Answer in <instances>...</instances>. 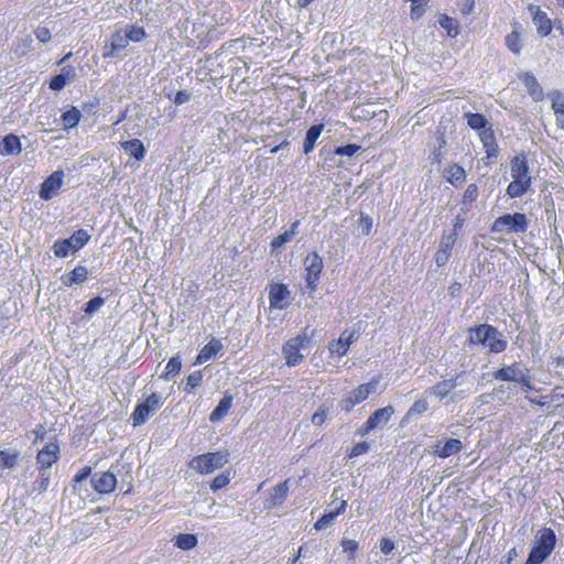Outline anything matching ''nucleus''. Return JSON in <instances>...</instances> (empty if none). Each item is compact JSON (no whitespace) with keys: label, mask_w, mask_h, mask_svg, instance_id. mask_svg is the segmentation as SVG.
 Here are the masks:
<instances>
[{"label":"nucleus","mask_w":564,"mask_h":564,"mask_svg":"<svg viewBox=\"0 0 564 564\" xmlns=\"http://www.w3.org/2000/svg\"><path fill=\"white\" fill-rule=\"evenodd\" d=\"M512 181L507 187L510 198L521 197L530 188L532 180L529 175V165L524 153L517 154L510 162Z\"/></svg>","instance_id":"obj_1"},{"label":"nucleus","mask_w":564,"mask_h":564,"mask_svg":"<svg viewBox=\"0 0 564 564\" xmlns=\"http://www.w3.org/2000/svg\"><path fill=\"white\" fill-rule=\"evenodd\" d=\"M556 544V535L551 528L542 529L535 544L532 546L525 564H542L544 560L553 552Z\"/></svg>","instance_id":"obj_2"},{"label":"nucleus","mask_w":564,"mask_h":564,"mask_svg":"<svg viewBox=\"0 0 564 564\" xmlns=\"http://www.w3.org/2000/svg\"><path fill=\"white\" fill-rule=\"evenodd\" d=\"M228 452H209L194 456L188 466L200 475H208L216 469L223 468L228 463Z\"/></svg>","instance_id":"obj_3"},{"label":"nucleus","mask_w":564,"mask_h":564,"mask_svg":"<svg viewBox=\"0 0 564 564\" xmlns=\"http://www.w3.org/2000/svg\"><path fill=\"white\" fill-rule=\"evenodd\" d=\"M529 221L524 214H505L498 217L491 225V232H516L524 234L528 230Z\"/></svg>","instance_id":"obj_4"},{"label":"nucleus","mask_w":564,"mask_h":564,"mask_svg":"<svg viewBox=\"0 0 564 564\" xmlns=\"http://www.w3.org/2000/svg\"><path fill=\"white\" fill-rule=\"evenodd\" d=\"M324 269L322 257L316 252L312 251L304 258V270H305V289L304 291L308 294H313L317 290V285Z\"/></svg>","instance_id":"obj_5"},{"label":"nucleus","mask_w":564,"mask_h":564,"mask_svg":"<svg viewBox=\"0 0 564 564\" xmlns=\"http://www.w3.org/2000/svg\"><path fill=\"white\" fill-rule=\"evenodd\" d=\"M164 401L161 394L153 392L148 395L142 402H139L131 413V420L133 426H140L144 424L148 419L159 411Z\"/></svg>","instance_id":"obj_6"},{"label":"nucleus","mask_w":564,"mask_h":564,"mask_svg":"<svg viewBox=\"0 0 564 564\" xmlns=\"http://www.w3.org/2000/svg\"><path fill=\"white\" fill-rule=\"evenodd\" d=\"M89 239L90 236L86 230L78 229L69 238L58 239L54 242V254L57 258H66L70 251L75 252L82 249Z\"/></svg>","instance_id":"obj_7"},{"label":"nucleus","mask_w":564,"mask_h":564,"mask_svg":"<svg viewBox=\"0 0 564 564\" xmlns=\"http://www.w3.org/2000/svg\"><path fill=\"white\" fill-rule=\"evenodd\" d=\"M379 382L380 376H377L373 377L369 382L359 384L341 400V409L346 412H350L357 404L367 400L368 397L376 391Z\"/></svg>","instance_id":"obj_8"},{"label":"nucleus","mask_w":564,"mask_h":564,"mask_svg":"<svg viewBox=\"0 0 564 564\" xmlns=\"http://www.w3.org/2000/svg\"><path fill=\"white\" fill-rule=\"evenodd\" d=\"M393 414L394 408L392 405H387L376 410L373 413H371L367 421L358 429L357 434L360 436L369 434L375 429L387 424Z\"/></svg>","instance_id":"obj_9"},{"label":"nucleus","mask_w":564,"mask_h":564,"mask_svg":"<svg viewBox=\"0 0 564 564\" xmlns=\"http://www.w3.org/2000/svg\"><path fill=\"white\" fill-rule=\"evenodd\" d=\"M59 444L57 436L55 435L53 441L47 443L42 449L37 452L36 460L40 470L48 469L59 458Z\"/></svg>","instance_id":"obj_10"},{"label":"nucleus","mask_w":564,"mask_h":564,"mask_svg":"<svg viewBox=\"0 0 564 564\" xmlns=\"http://www.w3.org/2000/svg\"><path fill=\"white\" fill-rule=\"evenodd\" d=\"M359 338V332L355 329H345L338 339L328 344V350L332 356L343 357L349 350V347Z\"/></svg>","instance_id":"obj_11"},{"label":"nucleus","mask_w":564,"mask_h":564,"mask_svg":"<svg viewBox=\"0 0 564 564\" xmlns=\"http://www.w3.org/2000/svg\"><path fill=\"white\" fill-rule=\"evenodd\" d=\"M528 11L532 17L533 24L536 28V32L541 37H546L552 33L553 22L549 18L547 13L543 11L539 6L530 3Z\"/></svg>","instance_id":"obj_12"},{"label":"nucleus","mask_w":564,"mask_h":564,"mask_svg":"<svg viewBox=\"0 0 564 564\" xmlns=\"http://www.w3.org/2000/svg\"><path fill=\"white\" fill-rule=\"evenodd\" d=\"M64 183V172L62 170L54 171L41 184L39 192L40 198L43 200L52 199L62 188Z\"/></svg>","instance_id":"obj_13"},{"label":"nucleus","mask_w":564,"mask_h":564,"mask_svg":"<svg viewBox=\"0 0 564 564\" xmlns=\"http://www.w3.org/2000/svg\"><path fill=\"white\" fill-rule=\"evenodd\" d=\"M479 139L486 152L482 160L486 165H490L499 156L500 152L492 127H487V129L480 131Z\"/></svg>","instance_id":"obj_14"},{"label":"nucleus","mask_w":564,"mask_h":564,"mask_svg":"<svg viewBox=\"0 0 564 564\" xmlns=\"http://www.w3.org/2000/svg\"><path fill=\"white\" fill-rule=\"evenodd\" d=\"M310 339L306 335L296 336L286 343L285 364L288 366H296L302 362L304 356L300 354L301 349L305 348Z\"/></svg>","instance_id":"obj_15"},{"label":"nucleus","mask_w":564,"mask_h":564,"mask_svg":"<svg viewBox=\"0 0 564 564\" xmlns=\"http://www.w3.org/2000/svg\"><path fill=\"white\" fill-rule=\"evenodd\" d=\"M91 487L99 495H108L117 487V477L111 471L96 473L91 477Z\"/></svg>","instance_id":"obj_16"},{"label":"nucleus","mask_w":564,"mask_h":564,"mask_svg":"<svg viewBox=\"0 0 564 564\" xmlns=\"http://www.w3.org/2000/svg\"><path fill=\"white\" fill-rule=\"evenodd\" d=\"M511 26L513 28L512 31L505 36V45L510 53L519 56L524 47L521 24L514 21L511 23Z\"/></svg>","instance_id":"obj_17"},{"label":"nucleus","mask_w":564,"mask_h":564,"mask_svg":"<svg viewBox=\"0 0 564 564\" xmlns=\"http://www.w3.org/2000/svg\"><path fill=\"white\" fill-rule=\"evenodd\" d=\"M456 242V234L452 232L443 235L441 238L440 247L435 253V263L437 267H443L451 258L453 247Z\"/></svg>","instance_id":"obj_18"},{"label":"nucleus","mask_w":564,"mask_h":564,"mask_svg":"<svg viewBox=\"0 0 564 564\" xmlns=\"http://www.w3.org/2000/svg\"><path fill=\"white\" fill-rule=\"evenodd\" d=\"M519 79L522 82V84L527 88L528 94L534 101L539 102L544 99L543 88L541 87L536 77L532 73L522 72L519 74Z\"/></svg>","instance_id":"obj_19"},{"label":"nucleus","mask_w":564,"mask_h":564,"mask_svg":"<svg viewBox=\"0 0 564 564\" xmlns=\"http://www.w3.org/2000/svg\"><path fill=\"white\" fill-rule=\"evenodd\" d=\"M463 449V443L458 438H448L445 442L438 441L434 446V455L440 458H447L458 454Z\"/></svg>","instance_id":"obj_20"},{"label":"nucleus","mask_w":564,"mask_h":564,"mask_svg":"<svg viewBox=\"0 0 564 564\" xmlns=\"http://www.w3.org/2000/svg\"><path fill=\"white\" fill-rule=\"evenodd\" d=\"M494 334V326L489 324H480L468 329L467 341L469 345H484Z\"/></svg>","instance_id":"obj_21"},{"label":"nucleus","mask_w":564,"mask_h":564,"mask_svg":"<svg viewBox=\"0 0 564 564\" xmlns=\"http://www.w3.org/2000/svg\"><path fill=\"white\" fill-rule=\"evenodd\" d=\"M128 44L126 33H122L121 30L116 31L110 37V43L104 46L102 57H113L118 51L126 48Z\"/></svg>","instance_id":"obj_22"},{"label":"nucleus","mask_w":564,"mask_h":564,"mask_svg":"<svg viewBox=\"0 0 564 564\" xmlns=\"http://www.w3.org/2000/svg\"><path fill=\"white\" fill-rule=\"evenodd\" d=\"M551 99V107L555 116V122L558 129L564 130V94L560 90H554L549 95Z\"/></svg>","instance_id":"obj_23"},{"label":"nucleus","mask_w":564,"mask_h":564,"mask_svg":"<svg viewBox=\"0 0 564 564\" xmlns=\"http://www.w3.org/2000/svg\"><path fill=\"white\" fill-rule=\"evenodd\" d=\"M525 372L520 362H513L510 366L502 367L494 372V378L501 381H518L519 377Z\"/></svg>","instance_id":"obj_24"},{"label":"nucleus","mask_w":564,"mask_h":564,"mask_svg":"<svg viewBox=\"0 0 564 564\" xmlns=\"http://www.w3.org/2000/svg\"><path fill=\"white\" fill-rule=\"evenodd\" d=\"M22 152L20 138L13 133H9L0 141V155H19Z\"/></svg>","instance_id":"obj_25"},{"label":"nucleus","mask_w":564,"mask_h":564,"mask_svg":"<svg viewBox=\"0 0 564 564\" xmlns=\"http://www.w3.org/2000/svg\"><path fill=\"white\" fill-rule=\"evenodd\" d=\"M88 278V270L84 265H77L68 273L62 275L61 281L64 286L70 288L75 284L84 283Z\"/></svg>","instance_id":"obj_26"},{"label":"nucleus","mask_w":564,"mask_h":564,"mask_svg":"<svg viewBox=\"0 0 564 564\" xmlns=\"http://www.w3.org/2000/svg\"><path fill=\"white\" fill-rule=\"evenodd\" d=\"M347 501L340 500L338 501V508L329 509L326 513H324L314 524L316 530L326 529L338 516L343 514L346 511Z\"/></svg>","instance_id":"obj_27"},{"label":"nucleus","mask_w":564,"mask_h":564,"mask_svg":"<svg viewBox=\"0 0 564 564\" xmlns=\"http://www.w3.org/2000/svg\"><path fill=\"white\" fill-rule=\"evenodd\" d=\"M223 349V345L218 339L213 338L209 340L198 352L196 356L194 365H200L213 357H215Z\"/></svg>","instance_id":"obj_28"},{"label":"nucleus","mask_w":564,"mask_h":564,"mask_svg":"<svg viewBox=\"0 0 564 564\" xmlns=\"http://www.w3.org/2000/svg\"><path fill=\"white\" fill-rule=\"evenodd\" d=\"M445 178L451 185L458 187L466 181V171L457 163L449 164L445 169Z\"/></svg>","instance_id":"obj_29"},{"label":"nucleus","mask_w":564,"mask_h":564,"mask_svg":"<svg viewBox=\"0 0 564 564\" xmlns=\"http://www.w3.org/2000/svg\"><path fill=\"white\" fill-rule=\"evenodd\" d=\"M75 70L70 66H66L62 68V72L57 75H54L50 80V88L52 90L58 91L62 90L68 80L74 79Z\"/></svg>","instance_id":"obj_30"},{"label":"nucleus","mask_w":564,"mask_h":564,"mask_svg":"<svg viewBox=\"0 0 564 564\" xmlns=\"http://www.w3.org/2000/svg\"><path fill=\"white\" fill-rule=\"evenodd\" d=\"M232 405V397L230 394H225L217 406L212 411L209 415L210 422H219L223 420L229 412L230 408Z\"/></svg>","instance_id":"obj_31"},{"label":"nucleus","mask_w":564,"mask_h":564,"mask_svg":"<svg viewBox=\"0 0 564 564\" xmlns=\"http://www.w3.org/2000/svg\"><path fill=\"white\" fill-rule=\"evenodd\" d=\"M324 129L323 123L313 124L306 132L304 142H303V153L308 154L311 153L314 148L317 139L319 138L322 131Z\"/></svg>","instance_id":"obj_32"},{"label":"nucleus","mask_w":564,"mask_h":564,"mask_svg":"<svg viewBox=\"0 0 564 564\" xmlns=\"http://www.w3.org/2000/svg\"><path fill=\"white\" fill-rule=\"evenodd\" d=\"M482 346L488 348L490 352L500 354L507 349V340L502 337L498 329L494 327V334H490L489 339L486 340V344Z\"/></svg>","instance_id":"obj_33"},{"label":"nucleus","mask_w":564,"mask_h":564,"mask_svg":"<svg viewBox=\"0 0 564 564\" xmlns=\"http://www.w3.org/2000/svg\"><path fill=\"white\" fill-rule=\"evenodd\" d=\"M82 119V112L79 109L75 106H72L67 110H65L62 116L61 120L63 123L64 130H69L75 128Z\"/></svg>","instance_id":"obj_34"},{"label":"nucleus","mask_w":564,"mask_h":564,"mask_svg":"<svg viewBox=\"0 0 564 564\" xmlns=\"http://www.w3.org/2000/svg\"><path fill=\"white\" fill-rule=\"evenodd\" d=\"M122 149L133 156L137 161H141L145 155V148L139 139H131L121 142Z\"/></svg>","instance_id":"obj_35"},{"label":"nucleus","mask_w":564,"mask_h":564,"mask_svg":"<svg viewBox=\"0 0 564 564\" xmlns=\"http://www.w3.org/2000/svg\"><path fill=\"white\" fill-rule=\"evenodd\" d=\"M438 23L446 31L447 36L451 39H455L460 32L458 21L447 14H441L438 18Z\"/></svg>","instance_id":"obj_36"},{"label":"nucleus","mask_w":564,"mask_h":564,"mask_svg":"<svg viewBox=\"0 0 564 564\" xmlns=\"http://www.w3.org/2000/svg\"><path fill=\"white\" fill-rule=\"evenodd\" d=\"M465 118L467 120L468 127L479 132L487 129V127H492L491 124L488 123L487 118L482 113L467 112L465 115Z\"/></svg>","instance_id":"obj_37"},{"label":"nucleus","mask_w":564,"mask_h":564,"mask_svg":"<svg viewBox=\"0 0 564 564\" xmlns=\"http://www.w3.org/2000/svg\"><path fill=\"white\" fill-rule=\"evenodd\" d=\"M181 369H182L181 357L178 355L173 356L167 361L165 369H164L163 373L161 375V378L165 379V380L174 378L176 375L180 373Z\"/></svg>","instance_id":"obj_38"},{"label":"nucleus","mask_w":564,"mask_h":564,"mask_svg":"<svg viewBox=\"0 0 564 564\" xmlns=\"http://www.w3.org/2000/svg\"><path fill=\"white\" fill-rule=\"evenodd\" d=\"M456 378L443 380L433 386V393L437 398L444 399L453 389L456 388Z\"/></svg>","instance_id":"obj_39"},{"label":"nucleus","mask_w":564,"mask_h":564,"mask_svg":"<svg viewBox=\"0 0 564 564\" xmlns=\"http://www.w3.org/2000/svg\"><path fill=\"white\" fill-rule=\"evenodd\" d=\"M197 536L191 533H180L176 535L174 545L181 550H192L197 545Z\"/></svg>","instance_id":"obj_40"},{"label":"nucleus","mask_w":564,"mask_h":564,"mask_svg":"<svg viewBox=\"0 0 564 564\" xmlns=\"http://www.w3.org/2000/svg\"><path fill=\"white\" fill-rule=\"evenodd\" d=\"M203 382V372L202 370H196L189 373L186 377L184 391L186 393H192L197 387H199Z\"/></svg>","instance_id":"obj_41"},{"label":"nucleus","mask_w":564,"mask_h":564,"mask_svg":"<svg viewBox=\"0 0 564 564\" xmlns=\"http://www.w3.org/2000/svg\"><path fill=\"white\" fill-rule=\"evenodd\" d=\"M231 478L230 470H226L219 475H217L212 481H210V489L216 492L226 486L229 485Z\"/></svg>","instance_id":"obj_42"},{"label":"nucleus","mask_w":564,"mask_h":564,"mask_svg":"<svg viewBox=\"0 0 564 564\" xmlns=\"http://www.w3.org/2000/svg\"><path fill=\"white\" fill-rule=\"evenodd\" d=\"M270 308H282V283H275L271 288Z\"/></svg>","instance_id":"obj_43"},{"label":"nucleus","mask_w":564,"mask_h":564,"mask_svg":"<svg viewBox=\"0 0 564 564\" xmlns=\"http://www.w3.org/2000/svg\"><path fill=\"white\" fill-rule=\"evenodd\" d=\"M479 196L478 186L475 183L469 184L464 191L462 203L463 205L474 204Z\"/></svg>","instance_id":"obj_44"},{"label":"nucleus","mask_w":564,"mask_h":564,"mask_svg":"<svg viewBox=\"0 0 564 564\" xmlns=\"http://www.w3.org/2000/svg\"><path fill=\"white\" fill-rule=\"evenodd\" d=\"M126 36H127L128 42L129 41L141 42L142 40L145 39L147 33H145V30L142 26L132 25L126 32Z\"/></svg>","instance_id":"obj_45"},{"label":"nucleus","mask_w":564,"mask_h":564,"mask_svg":"<svg viewBox=\"0 0 564 564\" xmlns=\"http://www.w3.org/2000/svg\"><path fill=\"white\" fill-rule=\"evenodd\" d=\"M429 409V403L425 399H419L416 400L408 410L406 416L412 417L417 414H422L426 412Z\"/></svg>","instance_id":"obj_46"},{"label":"nucleus","mask_w":564,"mask_h":564,"mask_svg":"<svg viewBox=\"0 0 564 564\" xmlns=\"http://www.w3.org/2000/svg\"><path fill=\"white\" fill-rule=\"evenodd\" d=\"M550 401L552 408H563L564 406V388L555 387L550 394Z\"/></svg>","instance_id":"obj_47"},{"label":"nucleus","mask_w":564,"mask_h":564,"mask_svg":"<svg viewBox=\"0 0 564 564\" xmlns=\"http://www.w3.org/2000/svg\"><path fill=\"white\" fill-rule=\"evenodd\" d=\"M18 453L10 454L7 451H0V467L12 468L17 465Z\"/></svg>","instance_id":"obj_48"},{"label":"nucleus","mask_w":564,"mask_h":564,"mask_svg":"<svg viewBox=\"0 0 564 564\" xmlns=\"http://www.w3.org/2000/svg\"><path fill=\"white\" fill-rule=\"evenodd\" d=\"M361 149L360 145L358 144H355V143H349V144H346V145H341V147H337L335 150H334V153L336 155H341V156H352L355 155L359 150Z\"/></svg>","instance_id":"obj_49"},{"label":"nucleus","mask_w":564,"mask_h":564,"mask_svg":"<svg viewBox=\"0 0 564 564\" xmlns=\"http://www.w3.org/2000/svg\"><path fill=\"white\" fill-rule=\"evenodd\" d=\"M104 304H105L104 297H101V296L93 297L91 300H89L86 303V305L84 307V313L87 315H91L93 313L98 311Z\"/></svg>","instance_id":"obj_50"},{"label":"nucleus","mask_w":564,"mask_h":564,"mask_svg":"<svg viewBox=\"0 0 564 564\" xmlns=\"http://www.w3.org/2000/svg\"><path fill=\"white\" fill-rule=\"evenodd\" d=\"M328 414V408L324 404L318 408V410L312 415V423L316 426H322Z\"/></svg>","instance_id":"obj_51"},{"label":"nucleus","mask_w":564,"mask_h":564,"mask_svg":"<svg viewBox=\"0 0 564 564\" xmlns=\"http://www.w3.org/2000/svg\"><path fill=\"white\" fill-rule=\"evenodd\" d=\"M341 546L343 551L345 553H348L349 558L354 560L358 550V542L350 539H343L341 540Z\"/></svg>","instance_id":"obj_52"},{"label":"nucleus","mask_w":564,"mask_h":564,"mask_svg":"<svg viewBox=\"0 0 564 564\" xmlns=\"http://www.w3.org/2000/svg\"><path fill=\"white\" fill-rule=\"evenodd\" d=\"M359 225H360L362 235L369 236L371 234L373 223H372V218L369 215L360 214Z\"/></svg>","instance_id":"obj_53"},{"label":"nucleus","mask_w":564,"mask_h":564,"mask_svg":"<svg viewBox=\"0 0 564 564\" xmlns=\"http://www.w3.org/2000/svg\"><path fill=\"white\" fill-rule=\"evenodd\" d=\"M369 451V444L367 442H358L356 443L349 451L348 457L354 458L366 454Z\"/></svg>","instance_id":"obj_54"},{"label":"nucleus","mask_w":564,"mask_h":564,"mask_svg":"<svg viewBox=\"0 0 564 564\" xmlns=\"http://www.w3.org/2000/svg\"><path fill=\"white\" fill-rule=\"evenodd\" d=\"M34 34L36 36V39L42 42V43H46L51 40L52 35H51V31L46 26H39L35 31H34Z\"/></svg>","instance_id":"obj_55"},{"label":"nucleus","mask_w":564,"mask_h":564,"mask_svg":"<svg viewBox=\"0 0 564 564\" xmlns=\"http://www.w3.org/2000/svg\"><path fill=\"white\" fill-rule=\"evenodd\" d=\"M91 470L93 469L90 466L83 467L78 473H76V475L73 478V481L75 484L82 482L83 480H85L86 478H88L91 475Z\"/></svg>","instance_id":"obj_56"},{"label":"nucleus","mask_w":564,"mask_h":564,"mask_svg":"<svg viewBox=\"0 0 564 564\" xmlns=\"http://www.w3.org/2000/svg\"><path fill=\"white\" fill-rule=\"evenodd\" d=\"M517 382L520 383L522 389L527 392L533 390L528 369H525V372L519 377Z\"/></svg>","instance_id":"obj_57"},{"label":"nucleus","mask_w":564,"mask_h":564,"mask_svg":"<svg viewBox=\"0 0 564 564\" xmlns=\"http://www.w3.org/2000/svg\"><path fill=\"white\" fill-rule=\"evenodd\" d=\"M394 549V542L388 538L380 540V550L383 554H390Z\"/></svg>","instance_id":"obj_58"},{"label":"nucleus","mask_w":564,"mask_h":564,"mask_svg":"<svg viewBox=\"0 0 564 564\" xmlns=\"http://www.w3.org/2000/svg\"><path fill=\"white\" fill-rule=\"evenodd\" d=\"M475 9V0H463L460 4V13L463 15H469Z\"/></svg>","instance_id":"obj_59"},{"label":"nucleus","mask_w":564,"mask_h":564,"mask_svg":"<svg viewBox=\"0 0 564 564\" xmlns=\"http://www.w3.org/2000/svg\"><path fill=\"white\" fill-rule=\"evenodd\" d=\"M191 95L186 90H178L174 96V104L182 105L189 100Z\"/></svg>","instance_id":"obj_60"},{"label":"nucleus","mask_w":564,"mask_h":564,"mask_svg":"<svg viewBox=\"0 0 564 564\" xmlns=\"http://www.w3.org/2000/svg\"><path fill=\"white\" fill-rule=\"evenodd\" d=\"M529 401L531 403H534L539 406H551V401H550V394L549 395H542L541 398L539 399H534V398H528Z\"/></svg>","instance_id":"obj_61"},{"label":"nucleus","mask_w":564,"mask_h":564,"mask_svg":"<svg viewBox=\"0 0 564 564\" xmlns=\"http://www.w3.org/2000/svg\"><path fill=\"white\" fill-rule=\"evenodd\" d=\"M33 433L35 435L34 443H36L37 441H43L46 434L44 425H36V427L33 430Z\"/></svg>","instance_id":"obj_62"},{"label":"nucleus","mask_w":564,"mask_h":564,"mask_svg":"<svg viewBox=\"0 0 564 564\" xmlns=\"http://www.w3.org/2000/svg\"><path fill=\"white\" fill-rule=\"evenodd\" d=\"M465 219L462 216H457L454 220V232L456 234L464 226Z\"/></svg>","instance_id":"obj_63"},{"label":"nucleus","mask_w":564,"mask_h":564,"mask_svg":"<svg viewBox=\"0 0 564 564\" xmlns=\"http://www.w3.org/2000/svg\"><path fill=\"white\" fill-rule=\"evenodd\" d=\"M271 246H272L273 249H276L280 246H282V235H279V236L274 237L272 242H271Z\"/></svg>","instance_id":"obj_64"}]
</instances>
